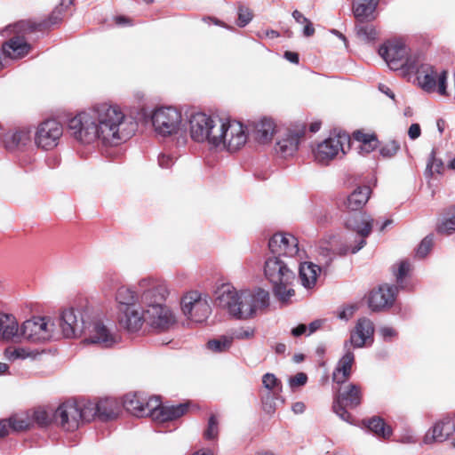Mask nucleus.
Returning a JSON list of instances; mask_svg holds the SVG:
<instances>
[{"mask_svg": "<svg viewBox=\"0 0 455 455\" xmlns=\"http://www.w3.org/2000/svg\"><path fill=\"white\" fill-rule=\"evenodd\" d=\"M84 341L108 348L118 342V336L113 333L103 323L97 321L92 323L90 335Z\"/></svg>", "mask_w": 455, "mask_h": 455, "instance_id": "23", "label": "nucleus"}, {"mask_svg": "<svg viewBox=\"0 0 455 455\" xmlns=\"http://www.w3.org/2000/svg\"><path fill=\"white\" fill-rule=\"evenodd\" d=\"M219 420L215 415H211L207 427L204 431V438L207 441H216L219 436Z\"/></svg>", "mask_w": 455, "mask_h": 455, "instance_id": "42", "label": "nucleus"}, {"mask_svg": "<svg viewBox=\"0 0 455 455\" xmlns=\"http://www.w3.org/2000/svg\"><path fill=\"white\" fill-rule=\"evenodd\" d=\"M4 356L10 361L16 359H25L32 355V353L23 347H9L4 350Z\"/></svg>", "mask_w": 455, "mask_h": 455, "instance_id": "44", "label": "nucleus"}, {"mask_svg": "<svg viewBox=\"0 0 455 455\" xmlns=\"http://www.w3.org/2000/svg\"><path fill=\"white\" fill-rule=\"evenodd\" d=\"M356 36L365 41H373L377 38V31L372 21H356L355 24Z\"/></svg>", "mask_w": 455, "mask_h": 455, "instance_id": "38", "label": "nucleus"}, {"mask_svg": "<svg viewBox=\"0 0 455 455\" xmlns=\"http://www.w3.org/2000/svg\"><path fill=\"white\" fill-rule=\"evenodd\" d=\"M262 384L265 388L271 390L274 395H278L282 391V382L273 373H266L262 377Z\"/></svg>", "mask_w": 455, "mask_h": 455, "instance_id": "43", "label": "nucleus"}, {"mask_svg": "<svg viewBox=\"0 0 455 455\" xmlns=\"http://www.w3.org/2000/svg\"><path fill=\"white\" fill-rule=\"evenodd\" d=\"M453 423L448 416H443L436 420L434 425L426 432L422 443L424 444H432L435 443H443L455 432Z\"/></svg>", "mask_w": 455, "mask_h": 455, "instance_id": "22", "label": "nucleus"}, {"mask_svg": "<svg viewBox=\"0 0 455 455\" xmlns=\"http://www.w3.org/2000/svg\"><path fill=\"white\" fill-rule=\"evenodd\" d=\"M379 55L390 69H402L404 74L415 69L419 55L409 54V49L401 40H388L379 50Z\"/></svg>", "mask_w": 455, "mask_h": 455, "instance_id": "6", "label": "nucleus"}, {"mask_svg": "<svg viewBox=\"0 0 455 455\" xmlns=\"http://www.w3.org/2000/svg\"><path fill=\"white\" fill-rule=\"evenodd\" d=\"M360 400H335L332 405L334 412L344 421L350 422L351 415L347 409L359 404Z\"/></svg>", "mask_w": 455, "mask_h": 455, "instance_id": "37", "label": "nucleus"}, {"mask_svg": "<svg viewBox=\"0 0 455 455\" xmlns=\"http://www.w3.org/2000/svg\"><path fill=\"white\" fill-rule=\"evenodd\" d=\"M116 299L119 304L120 312L125 310L126 307L137 306L138 295L131 288L122 286L117 290Z\"/></svg>", "mask_w": 455, "mask_h": 455, "instance_id": "35", "label": "nucleus"}, {"mask_svg": "<svg viewBox=\"0 0 455 455\" xmlns=\"http://www.w3.org/2000/svg\"><path fill=\"white\" fill-rule=\"evenodd\" d=\"M292 17L296 20V22L304 24L305 22H307L308 19L306 18L299 11L295 10L292 12Z\"/></svg>", "mask_w": 455, "mask_h": 455, "instance_id": "62", "label": "nucleus"}, {"mask_svg": "<svg viewBox=\"0 0 455 455\" xmlns=\"http://www.w3.org/2000/svg\"><path fill=\"white\" fill-rule=\"evenodd\" d=\"M397 294V287L383 284L370 292L369 307L372 311H381L393 306Z\"/></svg>", "mask_w": 455, "mask_h": 455, "instance_id": "19", "label": "nucleus"}, {"mask_svg": "<svg viewBox=\"0 0 455 455\" xmlns=\"http://www.w3.org/2000/svg\"><path fill=\"white\" fill-rule=\"evenodd\" d=\"M305 408H306L305 403L303 402H301V401L296 402L292 405V411L296 414H300V413L304 412Z\"/></svg>", "mask_w": 455, "mask_h": 455, "instance_id": "64", "label": "nucleus"}, {"mask_svg": "<svg viewBox=\"0 0 455 455\" xmlns=\"http://www.w3.org/2000/svg\"><path fill=\"white\" fill-rule=\"evenodd\" d=\"M346 228L349 230L355 232L359 235L357 244L346 245L339 248V255H346L348 252L356 253L366 244V238L370 235L372 230L373 219L365 212H355L351 213L345 221Z\"/></svg>", "mask_w": 455, "mask_h": 455, "instance_id": "8", "label": "nucleus"}, {"mask_svg": "<svg viewBox=\"0 0 455 455\" xmlns=\"http://www.w3.org/2000/svg\"><path fill=\"white\" fill-rule=\"evenodd\" d=\"M307 381V376L304 372H298L289 379L290 387L294 389L304 386Z\"/></svg>", "mask_w": 455, "mask_h": 455, "instance_id": "52", "label": "nucleus"}, {"mask_svg": "<svg viewBox=\"0 0 455 455\" xmlns=\"http://www.w3.org/2000/svg\"><path fill=\"white\" fill-rule=\"evenodd\" d=\"M379 0H355L352 12L356 21H374L378 17L377 7Z\"/></svg>", "mask_w": 455, "mask_h": 455, "instance_id": "25", "label": "nucleus"}, {"mask_svg": "<svg viewBox=\"0 0 455 455\" xmlns=\"http://www.w3.org/2000/svg\"><path fill=\"white\" fill-rule=\"evenodd\" d=\"M180 122V112L172 107L160 108L152 116V124L156 131L163 136L176 132Z\"/></svg>", "mask_w": 455, "mask_h": 455, "instance_id": "13", "label": "nucleus"}, {"mask_svg": "<svg viewBox=\"0 0 455 455\" xmlns=\"http://www.w3.org/2000/svg\"><path fill=\"white\" fill-rule=\"evenodd\" d=\"M268 248L274 256L294 257L299 252V242L291 234L276 233L269 239Z\"/></svg>", "mask_w": 455, "mask_h": 455, "instance_id": "17", "label": "nucleus"}, {"mask_svg": "<svg viewBox=\"0 0 455 455\" xmlns=\"http://www.w3.org/2000/svg\"><path fill=\"white\" fill-rule=\"evenodd\" d=\"M163 400H117L119 407L122 402L123 407L132 415L136 417H150L157 421L172 420L185 414L188 410V403L178 405H167Z\"/></svg>", "mask_w": 455, "mask_h": 455, "instance_id": "4", "label": "nucleus"}, {"mask_svg": "<svg viewBox=\"0 0 455 455\" xmlns=\"http://www.w3.org/2000/svg\"><path fill=\"white\" fill-rule=\"evenodd\" d=\"M7 421L8 429L12 428L13 431H22L28 429L32 421L28 414L26 415H13L10 417Z\"/></svg>", "mask_w": 455, "mask_h": 455, "instance_id": "40", "label": "nucleus"}, {"mask_svg": "<svg viewBox=\"0 0 455 455\" xmlns=\"http://www.w3.org/2000/svg\"><path fill=\"white\" fill-rule=\"evenodd\" d=\"M117 400H95L92 402H77L81 419L90 421L95 418L107 420L116 418L120 411Z\"/></svg>", "mask_w": 455, "mask_h": 455, "instance_id": "9", "label": "nucleus"}, {"mask_svg": "<svg viewBox=\"0 0 455 455\" xmlns=\"http://www.w3.org/2000/svg\"><path fill=\"white\" fill-rule=\"evenodd\" d=\"M361 396V387L349 383L339 389V396L338 398H360Z\"/></svg>", "mask_w": 455, "mask_h": 455, "instance_id": "45", "label": "nucleus"}, {"mask_svg": "<svg viewBox=\"0 0 455 455\" xmlns=\"http://www.w3.org/2000/svg\"><path fill=\"white\" fill-rule=\"evenodd\" d=\"M17 23L12 26L14 35L2 45L3 54L10 59H21L28 55L32 47L28 43L27 36L33 32H20L17 28Z\"/></svg>", "mask_w": 455, "mask_h": 455, "instance_id": "15", "label": "nucleus"}, {"mask_svg": "<svg viewBox=\"0 0 455 455\" xmlns=\"http://www.w3.org/2000/svg\"><path fill=\"white\" fill-rule=\"evenodd\" d=\"M268 300L269 294L263 289H258L255 292H239L228 284L219 289L216 298L219 307L227 309L232 316L238 319L252 317L258 308L267 307Z\"/></svg>", "mask_w": 455, "mask_h": 455, "instance_id": "3", "label": "nucleus"}, {"mask_svg": "<svg viewBox=\"0 0 455 455\" xmlns=\"http://www.w3.org/2000/svg\"><path fill=\"white\" fill-rule=\"evenodd\" d=\"M416 74L419 86L427 92H433L436 90L440 95H447V71L443 70L437 74L435 68L427 63H423L421 57H417L415 69L407 71L405 75Z\"/></svg>", "mask_w": 455, "mask_h": 455, "instance_id": "7", "label": "nucleus"}, {"mask_svg": "<svg viewBox=\"0 0 455 455\" xmlns=\"http://www.w3.org/2000/svg\"><path fill=\"white\" fill-rule=\"evenodd\" d=\"M303 34L305 36L309 37L315 34V28L313 27L312 22L308 20L307 22L304 23Z\"/></svg>", "mask_w": 455, "mask_h": 455, "instance_id": "59", "label": "nucleus"}, {"mask_svg": "<svg viewBox=\"0 0 455 455\" xmlns=\"http://www.w3.org/2000/svg\"><path fill=\"white\" fill-rule=\"evenodd\" d=\"M344 347L346 353L339 359L338 365L332 374V379L338 384L345 383L351 375V369L355 363L354 353L347 347V342H345Z\"/></svg>", "mask_w": 455, "mask_h": 455, "instance_id": "26", "label": "nucleus"}, {"mask_svg": "<svg viewBox=\"0 0 455 455\" xmlns=\"http://www.w3.org/2000/svg\"><path fill=\"white\" fill-rule=\"evenodd\" d=\"M399 149L400 143L395 140H392L381 146L379 153L385 158H391L396 155Z\"/></svg>", "mask_w": 455, "mask_h": 455, "instance_id": "46", "label": "nucleus"}, {"mask_svg": "<svg viewBox=\"0 0 455 455\" xmlns=\"http://www.w3.org/2000/svg\"><path fill=\"white\" fill-rule=\"evenodd\" d=\"M284 57L287 60H289L291 63H294V64L299 63V54L297 52L286 51L284 52Z\"/></svg>", "mask_w": 455, "mask_h": 455, "instance_id": "60", "label": "nucleus"}, {"mask_svg": "<svg viewBox=\"0 0 455 455\" xmlns=\"http://www.w3.org/2000/svg\"><path fill=\"white\" fill-rule=\"evenodd\" d=\"M53 326L54 324L46 317L26 320L20 327L19 339L23 338L35 343L49 341L53 336Z\"/></svg>", "mask_w": 455, "mask_h": 455, "instance_id": "10", "label": "nucleus"}, {"mask_svg": "<svg viewBox=\"0 0 455 455\" xmlns=\"http://www.w3.org/2000/svg\"><path fill=\"white\" fill-rule=\"evenodd\" d=\"M307 328V325L300 323L291 330V334L295 337L300 336L306 332Z\"/></svg>", "mask_w": 455, "mask_h": 455, "instance_id": "61", "label": "nucleus"}, {"mask_svg": "<svg viewBox=\"0 0 455 455\" xmlns=\"http://www.w3.org/2000/svg\"><path fill=\"white\" fill-rule=\"evenodd\" d=\"M63 133V128L55 119H47L39 124L35 132L36 145L44 150L54 148Z\"/></svg>", "mask_w": 455, "mask_h": 455, "instance_id": "12", "label": "nucleus"}, {"mask_svg": "<svg viewBox=\"0 0 455 455\" xmlns=\"http://www.w3.org/2000/svg\"><path fill=\"white\" fill-rule=\"evenodd\" d=\"M31 140V131L28 128H22L14 133L6 135L4 145L8 150H14L26 146Z\"/></svg>", "mask_w": 455, "mask_h": 455, "instance_id": "33", "label": "nucleus"}, {"mask_svg": "<svg viewBox=\"0 0 455 455\" xmlns=\"http://www.w3.org/2000/svg\"><path fill=\"white\" fill-rule=\"evenodd\" d=\"M349 141L350 137L346 132L328 138L318 144L317 148L314 150L315 160L320 164H328L337 156L339 151L345 154L344 144L349 143Z\"/></svg>", "mask_w": 455, "mask_h": 455, "instance_id": "14", "label": "nucleus"}, {"mask_svg": "<svg viewBox=\"0 0 455 455\" xmlns=\"http://www.w3.org/2000/svg\"><path fill=\"white\" fill-rule=\"evenodd\" d=\"M418 441L417 436L413 433V431L410 429L403 430L396 439L397 443L403 444H414Z\"/></svg>", "mask_w": 455, "mask_h": 455, "instance_id": "50", "label": "nucleus"}, {"mask_svg": "<svg viewBox=\"0 0 455 455\" xmlns=\"http://www.w3.org/2000/svg\"><path fill=\"white\" fill-rule=\"evenodd\" d=\"M264 274L272 283L273 291L279 299L284 301L295 294L291 288L295 273L281 257L267 258L264 265Z\"/></svg>", "mask_w": 455, "mask_h": 455, "instance_id": "5", "label": "nucleus"}, {"mask_svg": "<svg viewBox=\"0 0 455 455\" xmlns=\"http://www.w3.org/2000/svg\"><path fill=\"white\" fill-rule=\"evenodd\" d=\"M320 267L312 262H304L299 266V278L306 288H311L315 284Z\"/></svg>", "mask_w": 455, "mask_h": 455, "instance_id": "34", "label": "nucleus"}, {"mask_svg": "<svg viewBox=\"0 0 455 455\" xmlns=\"http://www.w3.org/2000/svg\"><path fill=\"white\" fill-rule=\"evenodd\" d=\"M146 323L154 329L165 331L175 323V319L168 307L156 303L146 309Z\"/></svg>", "mask_w": 455, "mask_h": 455, "instance_id": "18", "label": "nucleus"}, {"mask_svg": "<svg viewBox=\"0 0 455 455\" xmlns=\"http://www.w3.org/2000/svg\"><path fill=\"white\" fill-rule=\"evenodd\" d=\"M30 419L39 426H48L54 421V412L52 410L37 408L32 411Z\"/></svg>", "mask_w": 455, "mask_h": 455, "instance_id": "39", "label": "nucleus"}, {"mask_svg": "<svg viewBox=\"0 0 455 455\" xmlns=\"http://www.w3.org/2000/svg\"><path fill=\"white\" fill-rule=\"evenodd\" d=\"M60 11L59 9L54 10L48 20H44L39 22H36L30 20H20L17 22V28L20 32H36L44 31L49 28L51 26L58 24L60 20Z\"/></svg>", "mask_w": 455, "mask_h": 455, "instance_id": "27", "label": "nucleus"}, {"mask_svg": "<svg viewBox=\"0 0 455 455\" xmlns=\"http://www.w3.org/2000/svg\"><path fill=\"white\" fill-rule=\"evenodd\" d=\"M92 400H65L54 411V422L67 429L78 426L81 419L79 403L77 402H92Z\"/></svg>", "mask_w": 455, "mask_h": 455, "instance_id": "16", "label": "nucleus"}, {"mask_svg": "<svg viewBox=\"0 0 455 455\" xmlns=\"http://www.w3.org/2000/svg\"><path fill=\"white\" fill-rule=\"evenodd\" d=\"M421 134V129L419 124H412L409 127L408 135L411 140L418 139Z\"/></svg>", "mask_w": 455, "mask_h": 455, "instance_id": "56", "label": "nucleus"}, {"mask_svg": "<svg viewBox=\"0 0 455 455\" xmlns=\"http://www.w3.org/2000/svg\"><path fill=\"white\" fill-rule=\"evenodd\" d=\"M411 271V264L407 260H403L398 267L397 272L395 273L396 281L399 285L403 284V278L409 274Z\"/></svg>", "mask_w": 455, "mask_h": 455, "instance_id": "51", "label": "nucleus"}, {"mask_svg": "<svg viewBox=\"0 0 455 455\" xmlns=\"http://www.w3.org/2000/svg\"><path fill=\"white\" fill-rule=\"evenodd\" d=\"M434 244V238L432 235H427L419 243L417 251L416 256L423 259L425 258L428 252L431 251Z\"/></svg>", "mask_w": 455, "mask_h": 455, "instance_id": "48", "label": "nucleus"}, {"mask_svg": "<svg viewBox=\"0 0 455 455\" xmlns=\"http://www.w3.org/2000/svg\"><path fill=\"white\" fill-rule=\"evenodd\" d=\"M158 163L162 168H169L173 164V158L170 156L162 154L158 157Z\"/></svg>", "mask_w": 455, "mask_h": 455, "instance_id": "55", "label": "nucleus"}, {"mask_svg": "<svg viewBox=\"0 0 455 455\" xmlns=\"http://www.w3.org/2000/svg\"><path fill=\"white\" fill-rule=\"evenodd\" d=\"M124 125L123 110L108 103L97 104L68 122V129L76 140L84 144L99 140L105 146H117L132 136Z\"/></svg>", "mask_w": 455, "mask_h": 455, "instance_id": "1", "label": "nucleus"}, {"mask_svg": "<svg viewBox=\"0 0 455 455\" xmlns=\"http://www.w3.org/2000/svg\"><path fill=\"white\" fill-rule=\"evenodd\" d=\"M305 134V127L296 132L295 133H290L285 139H283L277 142L276 150L282 154L284 157L292 156L299 148V140Z\"/></svg>", "mask_w": 455, "mask_h": 455, "instance_id": "31", "label": "nucleus"}, {"mask_svg": "<svg viewBox=\"0 0 455 455\" xmlns=\"http://www.w3.org/2000/svg\"><path fill=\"white\" fill-rule=\"evenodd\" d=\"M263 410L267 413H272L275 411L274 400H265L262 404Z\"/></svg>", "mask_w": 455, "mask_h": 455, "instance_id": "63", "label": "nucleus"}, {"mask_svg": "<svg viewBox=\"0 0 455 455\" xmlns=\"http://www.w3.org/2000/svg\"><path fill=\"white\" fill-rule=\"evenodd\" d=\"M189 130L191 138L197 142L207 140L218 147L223 145L233 152L241 148L247 141L243 125L236 121L224 122L204 113H196L190 116Z\"/></svg>", "mask_w": 455, "mask_h": 455, "instance_id": "2", "label": "nucleus"}, {"mask_svg": "<svg viewBox=\"0 0 455 455\" xmlns=\"http://www.w3.org/2000/svg\"><path fill=\"white\" fill-rule=\"evenodd\" d=\"M146 323V310L141 311L138 306L126 307L119 312V323L129 332L140 331Z\"/></svg>", "mask_w": 455, "mask_h": 455, "instance_id": "24", "label": "nucleus"}, {"mask_svg": "<svg viewBox=\"0 0 455 455\" xmlns=\"http://www.w3.org/2000/svg\"><path fill=\"white\" fill-rule=\"evenodd\" d=\"M232 342V337L221 336L219 339L209 340L207 347L213 352H224L231 347Z\"/></svg>", "mask_w": 455, "mask_h": 455, "instance_id": "41", "label": "nucleus"}, {"mask_svg": "<svg viewBox=\"0 0 455 455\" xmlns=\"http://www.w3.org/2000/svg\"><path fill=\"white\" fill-rule=\"evenodd\" d=\"M181 309L185 315L196 323H202L208 318L212 308L207 299L197 291L187 293L181 299Z\"/></svg>", "mask_w": 455, "mask_h": 455, "instance_id": "11", "label": "nucleus"}, {"mask_svg": "<svg viewBox=\"0 0 455 455\" xmlns=\"http://www.w3.org/2000/svg\"><path fill=\"white\" fill-rule=\"evenodd\" d=\"M371 188L368 186L358 187L347 198L346 208L350 212H357L365 205L371 195Z\"/></svg>", "mask_w": 455, "mask_h": 455, "instance_id": "30", "label": "nucleus"}, {"mask_svg": "<svg viewBox=\"0 0 455 455\" xmlns=\"http://www.w3.org/2000/svg\"><path fill=\"white\" fill-rule=\"evenodd\" d=\"M364 426L378 438L387 440L393 435V429L383 419L374 416L363 421Z\"/></svg>", "mask_w": 455, "mask_h": 455, "instance_id": "32", "label": "nucleus"}, {"mask_svg": "<svg viewBox=\"0 0 455 455\" xmlns=\"http://www.w3.org/2000/svg\"><path fill=\"white\" fill-rule=\"evenodd\" d=\"M427 167L439 173L443 169V163L441 161L436 160L433 156L432 162L427 164Z\"/></svg>", "mask_w": 455, "mask_h": 455, "instance_id": "58", "label": "nucleus"}, {"mask_svg": "<svg viewBox=\"0 0 455 455\" xmlns=\"http://www.w3.org/2000/svg\"><path fill=\"white\" fill-rule=\"evenodd\" d=\"M20 326L16 317L12 314L0 312V339L14 341L19 339Z\"/></svg>", "mask_w": 455, "mask_h": 455, "instance_id": "28", "label": "nucleus"}, {"mask_svg": "<svg viewBox=\"0 0 455 455\" xmlns=\"http://www.w3.org/2000/svg\"><path fill=\"white\" fill-rule=\"evenodd\" d=\"M275 132V124L270 118H262L252 125L251 134L256 141L267 144L273 139Z\"/></svg>", "mask_w": 455, "mask_h": 455, "instance_id": "29", "label": "nucleus"}, {"mask_svg": "<svg viewBox=\"0 0 455 455\" xmlns=\"http://www.w3.org/2000/svg\"><path fill=\"white\" fill-rule=\"evenodd\" d=\"M437 231L441 234H451L455 231V214L449 219H445L437 228Z\"/></svg>", "mask_w": 455, "mask_h": 455, "instance_id": "49", "label": "nucleus"}, {"mask_svg": "<svg viewBox=\"0 0 455 455\" xmlns=\"http://www.w3.org/2000/svg\"><path fill=\"white\" fill-rule=\"evenodd\" d=\"M356 309H357L356 306L350 305L339 313V317L340 319L347 321L349 318H351L353 316V315L356 311Z\"/></svg>", "mask_w": 455, "mask_h": 455, "instance_id": "53", "label": "nucleus"}, {"mask_svg": "<svg viewBox=\"0 0 455 455\" xmlns=\"http://www.w3.org/2000/svg\"><path fill=\"white\" fill-rule=\"evenodd\" d=\"M114 20L117 26H132V20L126 16H122V15L116 16L114 18Z\"/></svg>", "mask_w": 455, "mask_h": 455, "instance_id": "57", "label": "nucleus"}, {"mask_svg": "<svg viewBox=\"0 0 455 455\" xmlns=\"http://www.w3.org/2000/svg\"><path fill=\"white\" fill-rule=\"evenodd\" d=\"M374 324L367 317L359 318L355 328L350 332V339L347 342L354 347H363L366 344L373 342Z\"/></svg>", "mask_w": 455, "mask_h": 455, "instance_id": "21", "label": "nucleus"}, {"mask_svg": "<svg viewBox=\"0 0 455 455\" xmlns=\"http://www.w3.org/2000/svg\"><path fill=\"white\" fill-rule=\"evenodd\" d=\"M60 326L63 336L74 338L80 335L84 330V321L82 313L74 308H68L62 311L60 317Z\"/></svg>", "mask_w": 455, "mask_h": 455, "instance_id": "20", "label": "nucleus"}, {"mask_svg": "<svg viewBox=\"0 0 455 455\" xmlns=\"http://www.w3.org/2000/svg\"><path fill=\"white\" fill-rule=\"evenodd\" d=\"M353 138L361 143L360 149L365 153L373 151L378 146V139L374 134H368L362 131L353 133Z\"/></svg>", "mask_w": 455, "mask_h": 455, "instance_id": "36", "label": "nucleus"}, {"mask_svg": "<svg viewBox=\"0 0 455 455\" xmlns=\"http://www.w3.org/2000/svg\"><path fill=\"white\" fill-rule=\"evenodd\" d=\"M253 18L252 11L244 5L238 6L237 25L241 28L245 27Z\"/></svg>", "mask_w": 455, "mask_h": 455, "instance_id": "47", "label": "nucleus"}, {"mask_svg": "<svg viewBox=\"0 0 455 455\" xmlns=\"http://www.w3.org/2000/svg\"><path fill=\"white\" fill-rule=\"evenodd\" d=\"M379 332L385 340L391 339L397 334L395 330L387 326L381 327Z\"/></svg>", "mask_w": 455, "mask_h": 455, "instance_id": "54", "label": "nucleus"}]
</instances>
